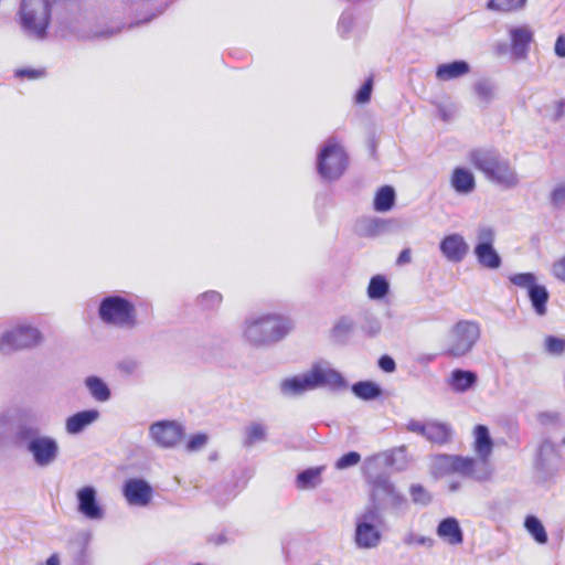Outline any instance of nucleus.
Returning <instances> with one entry per match:
<instances>
[{
  "label": "nucleus",
  "mask_w": 565,
  "mask_h": 565,
  "mask_svg": "<svg viewBox=\"0 0 565 565\" xmlns=\"http://www.w3.org/2000/svg\"><path fill=\"white\" fill-rule=\"evenodd\" d=\"M50 0H20L17 23L30 35H45L51 23Z\"/></svg>",
  "instance_id": "5"
},
{
  "label": "nucleus",
  "mask_w": 565,
  "mask_h": 565,
  "mask_svg": "<svg viewBox=\"0 0 565 565\" xmlns=\"http://www.w3.org/2000/svg\"><path fill=\"white\" fill-rule=\"evenodd\" d=\"M99 417V411L94 408L77 412L66 418L65 430L68 435H78L97 422Z\"/></svg>",
  "instance_id": "19"
},
{
  "label": "nucleus",
  "mask_w": 565,
  "mask_h": 565,
  "mask_svg": "<svg viewBox=\"0 0 565 565\" xmlns=\"http://www.w3.org/2000/svg\"><path fill=\"white\" fill-rule=\"evenodd\" d=\"M395 201V191L392 186H382L374 199V209L377 212H386L392 209Z\"/></svg>",
  "instance_id": "33"
},
{
  "label": "nucleus",
  "mask_w": 565,
  "mask_h": 565,
  "mask_svg": "<svg viewBox=\"0 0 565 565\" xmlns=\"http://www.w3.org/2000/svg\"><path fill=\"white\" fill-rule=\"evenodd\" d=\"M544 350L553 356H561L565 353V339L547 335L544 339Z\"/></svg>",
  "instance_id": "40"
},
{
  "label": "nucleus",
  "mask_w": 565,
  "mask_h": 565,
  "mask_svg": "<svg viewBox=\"0 0 565 565\" xmlns=\"http://www.w3.org/2000/svg\"><path fill=\"white\" fill-rule=\"evenodd\" d=\"M527 0H488L486 8L498 13H512L525 8Z\"/></svg>",
  "instance_id": "32"
},
{
  "label": "nucleus",
  "mask_w": 565,
  "mask_h": 565,
  "mask_svg": "<svg viewBox=\"0 0 565 565\" xmlns=\"http://www.w3.org/2000/svg\"><path fill=\"white\" fill-rule=\"evenodd\" d=\"M452 430L448 424L439 422H428L425 437L434 444L444 445L450 441Z\"/></svg>",
  "instance_id": "29"
},
{
  "label": "nucleus",
  "mask_w": 565,
  "mask_h": 565,
  "mask_svg": "<svg viewBox=\"0 0 565 565\" xmlns=\"http://www.w3.org/2000/svg\"><path fill=\"white\" fill-rule=\"evenodd\" d=\"M223 297L218 291L210 290L199 297L200 305L205 309H215L222 303Z\"/></svg>",
  "instance_id": "43"
},
{
  "label": "nucleus",
  "mask_w": 565,
  "mask_h": 565,
  "mask_svg": "<svg viewBox=\"0 0 565 565\" xmlns=\"http://www.w3.org/2000/svg\"><path fill=\"white\" fill-rule=\"evenodd\" d=\"M12 429V416L9 412L0 413V447L3 445Z\"/></svg>",
  "instance_id": "49"
},
{
  "label": "nucleus",
  "mask_w": 565,
  "mask_h": 565,
  "mask_svg": "<svg viewBox=\"0 0 565 565\" xmlns=\"http://www.w3.org/2000/svg\"><path fill=\"white\" fill-rule=\"evenodd\" d=\"M509 280L516 287L526 289L533 310L537 316L546 315V303L550 294L544 285L537 282V277L533 273H519L509 277Z\"/></svg>",
  "instance_id": "9"
},
{
  "label": "nucleus",
  "mask_w": 565,
  "mask_h": 565,
  "mask_svg": "<svg viewBox=\"0 0 565 565\" xmlns=\"http://www.w3.org/2000/svg\"><path fill=\"white\" fill-rule=\"evenodd\" d=\"M531 38H508L509 43L501 44L498 49L500 55H510L519 60L526 56Z\"/></svg>",
  "instance_id": "27"
},
{
  "label": "nucleus",
  "mask_w": 565,
  "mask_h": 565,
  "mask_svg": "<svg viewBox=\"0 0 565 565\" xmlns=\"http://www.w3.org/2000/svg\"><path fill=\"white\" fill-rule=\"evenodd\" d=\"M537 422L543 426H555L559 423V414L556 412H542L537 415Z\"/></svg>",
  "instance_id": "53"
},
{
  "label": "nucleus",
  "mask_w": 565,
  "mask_h": 565,
  "mask_svg": "<svg viewBox=\"0 0 565 565\" xmlns=\"http://www.w3.org/2000/svg\"><path fill=\"white\" fill-rule=\"evenodd\" d=\"M473 253L478 263L484 268L498 269L501 266V257L494 249L493 245H476Z\"/></svg>",
  "instance_id": "28"
},
{
  "label": "nucleus",
  "mask_w": 565,
  "mask_h": 565,
  "mask_svg": "<svg viewBox=\"0 0 565 565\" xmlns=\"http://www.w3.org/2000/svg\"><path fill=\"white\" fill-rule=\"evenodd\" d=\"M388 292V282L384 276L377 275L371 278L367 287V296L370 299L379 300L384 298Z\"/></svg>",
  "instance_id": "36"
},
{
  "label": "nucleus",
  "mask_w": 565,
  "mask_h": 565,
  "mask_svg": "<svg viewBox=\"0 0 565 565\" xmlns=\"http://www.w3.org/2000/svg\"><path fill=\"white\" fill-rule=\"evenodd\" d=\"M552 274L557 280L565 282V256L554 262Z\"/></svg>",
  "instance_id": "55"
},
{
  "label": "nucleus",
  "mask_w": 565,
  "mask_h": 565,
  "mask_svg": "<svg viewBox=\"0 0 565 565\" xmlns=\"http://www.w3.org/2000/svg\"><path fill=\"white\" fill-rule=\"evenodd\" d=\"M555 53L559 57H565V38H557L555 43Z\"/></svg>",
  "instance_id": "60"
},
{
  "label": "nucleus",
  "mask_w": 565,
  "mask_h": 565,
  "mask_svg": "<svg viewBox=\"0 0 565 565\" xmlns=\"http://www.w3.org/2000/svg\"><path fill=\"white\" fill-rule=\"evenodd\" d=\"M266 438V428L259 423H253L246 428L245 445L250 447Z\"/></svg>",
  "instance_id": "39"
},
{
  "label": "nucleus",
  "mask_w": 565,
  "mask_h": 565,
  "mask_svg": "<svg viewBox=\"0 0 565 565\" xmlns=\"http://www.w3.org/2000/svg\"><path fill=\"white\" fill-rule=\"evenodd\" d=\"M403 542L408 546L423 545L431 547L434 545V540L431 537L419 535L414 532L406 533L403 539Z\"/></svg>",
  "instance_id": "47"
},
{
  "label": "nucleus",
  "mask_w": 565,
  "mask_h": 565,
  "mask_svg": "<svg viewBox=\"0 0 565 565\" xmlns=\"http://www.w3.org/2000/svg\"><path fill=\"white\" fill-rule=\"evenodd\" d=\"M550 201L555 207H565V181H559L553 186Z\"/></svg>",
  "instance_id": "45"
},
{
  "label": "nucleus",
  "mask_w": 565,
  "mask_h": 565,
  "mask_svg": "<svg viewBox=\"0 0 565 565\" xmlns=\"http://www.w3.org/2000/svg\"><path fill=\"white\" fill-rule=\"evenodd\" d=\"M409 494L416 504L427 505L431 501L430 493L420 484H413L409 488Z\"/></svg>",
  "instance_id": "44"
},
{
  "label": "nucleus",
  "mask_w": 565,
  "mask_h": 565,
  "mask_svg": "<svg viewBox=\"0 0 565 565\" xmlns=\"http://www.w3.org/2000/svg\"><path fill=\"white\" fill-rule=\"evenodd\" d=\"M450 184L459 194H469L476 189V179L471 171L456 168L450 177Z\"/></svg>",
  "instance_id": "22"
},
{
  "label": "nucleus",
  "mask_w": 565,
  "mask_h": 565,
  "mask_svg": "<svg viewBox=\"0 0 565 565\" xmlns=\"http://www.w3.org/2000/svg\"><path fill=\"white\" fill-rule=\"evenodd\" d=\"M475 441L473 451L477 456L491 457L493 450V441L490 437L489 429L483 425H477L473 430Z\"/></svg>",
  "instance_id": "26"
},
{
  "label": "nucleus",
  "mask_w": 565,
  "mask_h": 565,
  "mask_svg": "<svg viewBox=\"0 0 565 565\" xmlns=\"http://www.w3.org/2000/svg\"><path fill=\"white\" fill-rule=\"evenodd\" d=\"M58 32L77 33L83 30L82 20L76 15H66L58 20Z\"/></svg>",
  "instance_id": "41"
},
{
  "label": "nucleus",
  "mask_w": 565,
  "mask_h": 565,
  "mask_svg": "<svg viewBox=\"0 0 565 565\" xmlns=\"http://www.w3.org/2000/svg\"><path fill=\"white\" fill-rule=\"evenodd\" d=\"M43 342L42 332L28 321L9 326L0 335V352L10 354L39 347Z\"/></svg>",
  "instance_id": "7"
},
{
  "label": "nucleus",
  "mask_w": 565,
  "mask_h": 565,
  "mask_svg": "<svg viewBox=\"0 0 565 565\" xmlns=\"http://www.w3.org/2000/svg\"><path fill=\"white\" fill-rule=\"evenodd\" d=\"M553 456H555V446L548 440L543 441L539 448V459L541 463L543 465L544 461Z\"/></svg>",
  "instance_id": "54"
},
{
  "label": "nucleus",
  "mask_w": 565,
  "mask_h": 565,
  "mask_svg": "<svg viewBox=\"0 0 565 565\" xmlns=\"http://www.w3.org/2000/svg\"><path fill=\"white\" fill-rule=\"evenodd\" d=\"M426 427H427V423H422L416 419H409L408 423L406 424V429L408 431L422 435L424 437L426 434Z\"/></svg>",
  "instance_id": "56"
},
{
  "label": "nucleus",
  "mask_w": 565,
  "mask_h": 565,
  "mask_svg": "<svg viewBox=\"0 0 565 565\" xmlns=\"http://www.w3.org/2000/svg\"><path fill=\"white\" fill-rule=\"evenodd\" d=\"M98 316L104 323L124 330H132L138 324L135 305L119 295L103 298L98 307Z\"/></svg>",
  "instance_id": "3"
},
{
  "label": "nucleus",
  "mask_w": 565,
  "mask_h": 565,
  "mask_svg": "<svg viewBox=\"0 0 565 565\" xmlns=\"http://www.w3.org/2000/svg\"><path fill=\"white\" fill-rule=\"evenodd\" d=\"M492 473L493 467L490 462V457L477 456V458H472L461 456L459 476L483 482L490 480Z\"/></svg>",
  "instance_id": "14"
},
{
  "label": "nucleus",
  "mask_w": 565,
  "mask_h": 565,
  "mask_svg": "<svg viewBox=\"0 0 565 565\" xmlns=\"http://www.w3.org/2000/svg\"><path fill=\"white\" fill-rule=\"evenodd\" d=\"M436 534L449 545H460L463 542V532L459 521L452 516L439 522Z\"/></svg>",
  "instance_id": "20"
},
{
  "label": "nucleus",
  "mask_w": 565,
  "mask_h": 565,
  "mask_svg": "<svg viewBox=\"0 0 565 565\" xmlns=\"http://www.w3.org/2000/svg\"><path fill=\"white\" fill-rule=\"evenodd\" d=\"M379 365L385 372H393L396 366L394 360L387 355H384L380 359Z\"/></svg>",
  "instance_id": "59"
},
{
  "label": "nucleus",
  "mask_w": 565,
  "mask_h": 565,
  "mask_svg": "<svg viewBox=\"0 0 565 565\" xmlns=\"http://www.w3.org/2000/svg\"><path fill=\"white\" fill-rule=\"evenodd\" d=\"M373 88V81L372 78H369L365 81V83L361 86V88L358 90L355 100L359 104H365L371 98V93Z\"/></svg>",
  "instance_id": "52"
},
{
  "label": "nucleus",
  "mask_w": 565,
  "mask_h": 565,
  "mask_svg": "<svg viewBox=\"0 0 565 565\" xmlns=\"http://www.w3.org/2000/svg\"><path fill=\"white\" fill-rule=\"evenodd\" d=\"M438 115L444 121H450L455 118L456 109L452 106H439Z\"/></svg>",
  "instance_id": "58"
},
{
  "label": "nucleus",
  "mask_w": 565,
  "mask_h": 565,
  "mask_svg": "<svg viewBox=\"0 0 565 565\" xmlns=\"http://www.w3.org/2000/svg\"><path fill=\"white\" fill-rule=\"evenodd\" d=\"M382 457L386 465L397 470H404L409 463L406 446H399L385 451L382 454Z\"/></svg>",
  "instance_id": "30"
},
{
  "label": "nucleus",
  "mask_w": 565,
  "mask_h": 565,
  "mask_svg": "<svg viewBox=\"0 0 565 565\" xmlns=\"http://www.w3.org/2000/svg\"><path fill=\"white\" fill-rule=\"evenodd\" d=\"M470 71V66L465 61H454L451 63L440 64L436 70V77L446 82L459 78Z\"/></svg>",
  "instance_id": "24"
},
{
  "label": "nucleus",
  "mask_w": 565,
  "mask_h": 565,
  "mask_svg": "<svg viewBox=\"0 0 565 565\" xmlns=\"http://www.w3.org/2000/svg\"><path fill=\"white\" fill-rule=\"evenodd\" d=\"M338 31L340 33H350L358 32L359 29L356 26L353 13L343 12L338 22Z\"/></svg>",
  "instance_id": "46"
},
{
  "label": "nucleus",
  "mask_w": 565,
  "mask_h": 565,
  "mask_svg": "<svg viewBox=\"0 0 565 565\" xmlns=\"http://www.w3.org/2000/svg\"><path fill=\"white\" fill-rule=\"evenodd\" d=\"M15 76L18 77H26L30 79H36L44 76V72L42 70H32V68H20L15 71Z\"/></svg>",
  "instance_id": "57"
},
{
  "label": "nucleus",
  "mask_w": 565,
  "mask_h": 565,
  "mask_svg": "<svg viewBox=\"0 0 565 565\" xmlns=\"http://www.w3.org/2000/svg\"><path fill=\"white\" fill-rule=\"evenodd\" d=\"M207 436L205 434H196L192 436L185 445V449L189 452L199 451L204 448L207 444Z\"/></svg>",
  "instance_id": "50"
},
{
  "label": "nucleus",
  "mask_w": 565,
  "mask_h": 565,
  "mask_svg": "<svg viewBox=\"0 0 565 565\" xmlns=\"http://www.w3.org/2000/svg\"><path fill=\"white\" fill-rule=\"evenodd\" d=\"M26 450L32 456L33 462L40 468L52 466L60 456L57 440L47 435L32 437L26 444Z\"/></svg>",
  "instance_id": "10"
},
{
  "label": "nucleus",
  "mask_w": 565,
  "mask_h": 565,
  "mask_svg": "<svg viewBox=\"0 0 565 565\" xmlns=\"http://www.w3.org/2000/svg\"><path fill=\"white\" fill-rule=\"evenodd\" d=\"M140 363L131 358L122 359L117 363V371L122 375H134L138 372Z\"/></svg>",
  "instance_id": "48"
},
{
  "label": "nucleus",
  "mask_w": 565,
  "mask_h": 565,
  "mask_svg": "<svg viewBox=\"0 0 565 565\" xmlns=\"http://www.w3.org/2000/svg\"><path fill=\"white\" fill-rule=\"evenodd\" d=\"M475 90L478 98L481 102L488 104L494 98L495 86L490 81L481 79L476 83Z\"/></svg>",
  "instance_id": "38"
},
{
  "label": "nucleus",
  "mask_w": 565,
  "mask_h": 565,
  "mask_svg": "<svg viewBox=\"0 0 565 565\" xmlns=\"http://www.w3.org/2000/svg\"><path fill=\"white\" fill-rule=\"evenodd\" d=\"M85 388L93 399L99 403H106L111 397V391L108 384L97 375H89L84 380Z\"/></svg>",
  "instance_id": "23"
},
{
  "label": "nucleus",
  "mask_w": 565,
  "mask_h": 565,
  "mask_svg": "<svg viewBox=\"0 0 565 565\" xmlns=\"http://www.w3.org/2000/svg\"><path fill=\"white\" fill-rule=\"evenodd\" d=\"M477 382V374L472 371L454 370L450 373L448 384L452 391L462 393L472 387Z\"/></svg>",
  "instance_id": "25"
},
{
  "label": "nucleus",
  "mask_w": 565,
  "mask_h": 565,
  "mask_svg": "<svg viewBox=\"0 0 565 565\" xmlns=\"http://www.w3.org/2000/svg\"><path fill=\"white\" fill-rule=\"evenodd\" d=\"M349 166V158L343 146L335 139L329 138L320 148L317 156V170L327 181L340 179Z\"/></svg>",
  "instance_id": "8"
},
{
  "label": "nucleus",
  "mask_w": 565,
  "mask_h": 565,
  "mask_svg": "<svg viewBox=\"0 0 565 565\" xmlns=\"http://www.w3.org/2000/svg\"><path fill=\"white\" fill-rule=\"evenodd\" d=\"M322 467L309 468L298 473L296 486L300 490L313 489L321 482Z\"/></svg>",
  "instance_id": "31"
},
{
  "label": "nucleus",
  "mask_w": 565,
  "mask_h": 565,
  "mask_svg": "<svg viewBox=\"0 0 565 565\" xmlns=\"http://www.w3.org/2000/svg\"><path fill=\"white\" fill-rule=\"evenodd\" d=\"M183 428L180 424L170 420H161L150 426L151 439L162 448H173L183 437Z\"/></svg>",
  "instance_id": "13"
},
{
  "label": "nucleus",
  "mask_w": 565,
  "mask_h": 565,
  "mask_svg": "<svg viewBox=\"0 0 565 565\" xmlns=\"http://www.w3.org/2000/svg\"><path fill=\"white\" fill-rule=\"evenodd\" d=\"M439 250L447 262L458 264L468 255L469 245L461 234L452 233L440 241Z\"/></svg>",
  "instance_id": "16"
},
{
  "label": "nucleus",
  "mask_w": 565,
  "mask_h": 565,
  "mask_svg": "<svg viewBox=\"0 0 565 565\" xmlns=\"http://www.w3.org/2000/svg\"><path fill=\"white\" fill-rule=\"evenodd\" d=\"M355 322L349 316L340 317L333 324L332 335L337 340H343L354 330Z\"/></svg>",
  "instance_id": "37"
},
{
  "label": "nucleus",
  "mask_w": 565,
  "mask_h": 565,
  "mask_svg": "<svg viewBox=\"0 0 565 565\" xmlns=\"http://www.w3.org/2000/svg\"><path fill=\"white\" fill-rule=\"evenodd\" d=\"M481 335V328L478 321L459 320L454 323L445 339V353L452 358L468 355Z\"/></svg>",
  "instance_id": "6"
},
{
  "label": "nucleus",
  "mask_w": 565,
  "mask_h": 565,
  "mask_svg": "<svg viewBox=\"0 0 565 565\" xmlns=\"http://www.w3.org/2000/svg\"><path fill=\"white\" fill-rule=\"evenodd\" d=\"M381 326L377 321H374L373 324L370 327L369 333L372 335H375L380 332Z\"/></svg>",
  "instance_id": "64"
},
{
  "label": "nucleus",
  "mask_w": 565,
  "mask_h": 565,
  "mask_svg": "<svg viewBox=\"0 0 565 565\" xmlns=\"http://www.w3.org/2000/svg\"><path fill=\"white\" fill-rule=\"evenodd\" d=\"M352 392L361 399H375L381 395V388L373 382H358L352 386Z\"/></svg>",
  "instance_id": "35"
},
{
  "label": "nucleus",
  "mask_w": 565,
  "mask_h": 565,
  "mask_svg": "<svg viewBox=\"0 0 565 565\" xmlns=\"http://www.w3.org/2000/svg\"><path fill=\"white\" fill-rule=\"evenodd\" d=\"M77 512L87 520L102 521L106 510L98 500V491L94 486H83L75 492Z\"/></svg>",
  "instance_id": "11"
},
{
  "label": "nucleus",
  "mask_w": 565,
  "mask_h": 565,
  "mask_svg": "<svg viewBox=\"0 0 565 565\" xmlns=\"http://www.w3.org/2000/svg\"><path fill=\"white\" fill-rule=\"evenodd\" d=\"M524 526L531 536L539 543L545 544L548 540L545 527L542 522L534 515L526 516Z\"/></svg>",
  "instance_id": "34"
},
{
  "label": "nucleus",
  "mask_w": 565,
  "mask_h": 565,
  "mask_svg": "<svg viewBox=\"0 0 565 565\" xmlns=\"http://www.w3.org/2000/svg\"><path fill=\"white\" fill-rule=\"evenodd\" d=\"M469 161L493 184L504 189H514L520 184V177L509 159L489 149H475L469 152Z\"/></svg>",
  "instance_id": "2"
},
{
  "label": "nucleus",
  "mask_w": 565,
  "mask_h": 565,
  "mask_svg": "<svg viewBox=\"0 0 565 565\" xmlns=\"http://www.w3.org/2000/svg\"><path fill=\"white\" fill-rule=\"evenodd\" d=\"M308 372L313 390L317 387H328L339 391L347 387V382L342 375L329 362L320 361L315 363Z\"/></svg>",
  "instance_id": "12"
},
{
  "label": "nucleus",
  "mask_w": 565,
  "mask_h": 565,
  "mask_svg": "<svg viewBox=\"0 0 565 565\" xmlns=\"http://www.w3.org/2000/svg\"><path fill=\"white\" fill-rule=\"evenodd\" d=\"M361 459L360 454L355 451L348 452L338 459L335 462L337 469H345L355 466Z\"/></svg>",
  "instance_id": "51"
},
{
  "label": "nucleus",
  "mask_w": 565,
  "mask_h": 565,
  "mask_svg": "<svg viewBox=\"0 0 565 565\" xmlns=\"http://www.w3.org/2000/svg\"><path fill=\"white\" fill-rule=\"evenodd\" d=\"M476 245L491 246L495 241V232L492 226L481 224L476 232Z\"/></svg>",
  "instance_id": "42"
},
{
  "label": "nucleus",
  "mask_w": 565,
  "mask_h": 565,
  "mask_svg": "<svg viewBox=\"0 0 565 565\" xmlns=\"http://www.w3.org/2000/svg\"><path fill=\"white\" fill-rule=\"evenodd\" d=\"M45 565H60V558H58V556H57L56 554L51 555V556L47 558V561H46Z\"/></svg>",
  "instance_id": "63"
},
{
  "label": "nucleus",
  "mask_w": 565,
  "mask_h": 565,
  "mask_svg": "<svg viewBox=\"0 0 565 565\" xmlns=\"http://www.w3.org/2000/svg\"><path fill=\"white\" fill-rule=\"evenodd\" d=\"M290 318L277 313L248 316L242 327L244 340L255 348H264L284 340L292 330Z\"/></svg>",
  "instance_id": "1"
},
{
  "label": "nucleus",
  "mask_w": 565,
  "mask_h": 565,
  "mask_svg": "<svg viewBox=\"0 0 565 565\" xmlns=\"http://www.w3.org/2000/svg\"><path fill=\"white\" fill-rule=\"evenodd\" d=\"M430 472L436 478L460 475L461 456L439 454L430 458Z\"/></svg>",
  "instance_id": "17"
},
{
  "label": "nucleus",
  "mask_w": 565,
  "mask_h": 565,
  "mask_svg": "<svg viewBox=\"0 0 565 565\" xmlns=\"http://www.w3.org/2000/svg\"><path fill=\"white\" fill-rule=\"evenodd\" d=\"M383 518L375 504L365 508L354 520L353 542L359 550L376 548L383 539Z\"/></svg>",
  "instance_id": "4"
},
{
  "label": "nucleus",
  "mask_w": 565,
  "mask_h": 565,
  "mask_svg": "<svg viewBox=\"0 0 565 565\" xmlns=\"http://www.w3.org/2000/svg\"><path fill=\"white\" fill-rule=\"evenodd\" d=\"M374 494H382L387 505L394 510H402L407 505L405 495L386 478H381L375 481Z\"/></svg>",
  "instance_id": "18"
},
{
  "label": "nucleus",
  "mask_w": 565,
  "mask_h": 565,
  "mask_svg": "<svg viewBox=\"0 0 565 565\" xmlns=\"http://www.w3.org/2000/svg\"><path fill=\"white\" fill-rule=\"evenodd\" d=\"M311 390H313V387L308 371L292 377H287L280 383V391L287 396L299 395Z\"/></svg>",
  "instance_id": "21"
},
{
  "label": "nucleus",
  "mask_w": 565,
  "mask_h": 565,
  "mask_svg": "<svg viewBox=\"0 0 565 565\" xmlns=\"http://www.w3.org/2000/svg\"><path fill=\"white\" fill-rule=\"evenodd\" d=\"M147 21H149V19H146V20H142V21H134V22L131 21V22H129L128 25H124V26L117 29L116 32H131V31L135 30V28L137 25H139L140 23H145Z\"/></svg>",
  "instance_id": "61"
},
{
  "label": "nucleus",
  "mask_w": 565,
  "mask_h": 565,
  "mask_svg": "<svg viewBox=\"0 0 565 565\" xmlns=\"http://www.w3.org/2000/svg\"><path fill=\"white\" fill-rule=\"evenodd\" d=\"M122 494L129 505L147 507L152 500V488L143 479H128L122 487Z\"/></svg>",
  "instance_id": "15"
},
{
  "label": "nucleus",
  "mask_w": 565,
  "mask_h": 565,
  "mask_svg": "<svg viewBox=\"0 0 565 565\" xmlns=\"http://www.w3.org/2000/svg\"><path fill=\"white\" fill-rule=\"evenodd\" d=\"M411 262V250L408 248L403 249L397 258V264L403 265Z\"/></svg>",
  "instance_id": "62"
}]
</instances>
